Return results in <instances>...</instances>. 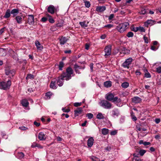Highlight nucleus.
Wrapping results in <instances>:
<instances>
[{"mask_svg": "<svg viewBox=\"0 0 161 161\" xmlns=\"http://www.w3.org/2000/svg\"><path fill=\"white\" fill-rule=\"evenodd\" d=\"M73 73V69L71 67H69L66 69V72L63 73L62 75L63 76L65 80H68L71 78L72 76H74Z\"/></svg>", "mask_w": 161, "mask_h": 161, "instance_id": "1", "label": "nucleus"}, {"mask_svg": "<svg viewBox=\"0 0 161 161\" xmlns=\"http://www.w3.org/2000/svg\"><path fill=\"white\" fill-rule=\"evenodd\" d=\"M129 25V24L128 22H125L119 24L117 27L116 29L119 32L123 33L125 31L127 27Z\"/></svg>", "mask_w": 161, "mask_h": 161, "instance_id": "2", "label": "nucleus"}, {"mask_svg": "<svg viewBox=\"0 0 161 161\" xmlns=\"http://www.w3.org/2000/svg\"><path fill=\"white\" fill-rule=\"evenodd\" d=\"M11 81L8 80L7 82H0V89L3 90L8 89L11 85Z\"/></svg>", "mask_w": 161, "mask_h": 161, "instance_id": "3", "label": "nucleus"}, {"mask_svg": "<svg viewBox=\"0 0 161 161\" xmlns=\"http://www.w3.org/2000/svg\"><path fill=\"white\" fill-rule=\"evenodd\" d=\"M100 105L105 109H110L111 108V104L106 100H102L100 103Z\"/></svg>", "mask_w": 161, "mask_h": 161, "instance_id": "4", "label": "nucleus"}, {"mask_svg": "<svg viewBox=\"0 0 161 161\" xmlns=\"http://www.w3.org/2000/svg\"><path fill=\"white\" fill-rule=\"evenodd\" d=\"M105 98L109 101H112L113 102H115L116 100L118 99V97H114V95L111 93H109L106 94Z\"/></svg>", "mask_w": 161, "mask_h": 161, "instance_id": "5", "label": "nucleus"}, {"mask_svg": "<svg viewBox=\"0 0 161 161\" xmlns=\"http://www.w3.org/2000/svg\"><path fill=\"white\" fill-rule=\"evenodd\" d=\"M112 46L110 45L107 46L105 48L104 51L105 53L104 56L106 58H108L111 55Z\"/></svg>", "mask_w": 161, "mask_h": 161, "instance_id": "6", "label": "nucleus"}, {"mask_svg": "<svg viewBox=\"0 0 161 161\" xmlns=\"http://www.w3.org/2000/svg\"><path fill=\"white\" fill-rule=\"evenodd\" d=\"M64 80H65L64 78L61 75L59 76L57 79L55 80L58 85L59 86H61L63 85Z\"/></svg>", "mask_w": 161, "mask_h": 161, "instance_id": "7", "label": "nucleus"}, {"mask_svg": "<svg viewBox=\"0 0 161 161\" xmlns=\"http://www.w3.org/2000/svg\"><path fill=\"white\" fill-rule=\"evenodd\" d=\"M132 60L133 59L131 58H129L126 59L123 64V66L124 68H128L129 65L131 64Z\"/></svg>", "mask_w": 161, "mask_h": 161, "instance_id": "8", "label": "nucleus"}, {"mask_svg": "<svg viewBox=\"0 0 161 161\" xmlns=\"http://www.w3.org/2000/svg\"><path fill=\"white\" fill-rule=\"evenodd\" d=\"M5 74L7 75H9L10 77H13L15 74V70L14 69H6Z\"/></svg>", "mask_w": 161, "mask_h": 161, "instance_id": "9", "label": "nucleus"}, {"mask_svg": "<svg viewBox=\"0 0 161 161\" xmlns=\"http://www.w3.org/2000/svg\"><path fill=\"white\" fill-rule=\"evenodd\" d=\"M119 52L120 53L126 54H129L130 51L129 50L126 49L125 47H121L119 49Z\"/></svg>", "mask_w": 161, "mask_h": 161, "instance_id": "10", "label": "nucleus"}, {"mask_svg": "<svg viewBox=\"0 0 161 161\" xmlns=\"http://www.w3.org/2000/svg\"><path fill=\"white\" fill-rule=\"evenodd\" d=\"M83 112V110L81 107L77 108L76 110L74 111V114L75 116H78L79 115L82 114Z\"/></svg>", "mask_w": 161, "mask_h": 161, "instance_id": "11", "label": "nucleus"}, {"mask_svg": "<svg viewBox=\"0 0 161 161\" xmlns=\"http://www.w3.org/2000/svg\"><path fill=\"white\" fill-rule=\"evenodd\" d=\"M28 23L31 25H33L34 23V17L32 15H28Z\"/></svg>", "mask_w": 161, "mask_h": 161, "instance_id": "12", "label": "nucleus"}, {"mask_svg": "<svg viewBox=\"0 0 161 161\" xmlns=\"http://www.w3.org/2000/svg\"><path fill=\"white\" fill-rule=\"evenodd\" d=\"M47 11L51 14H53L55 12V8L53 5H50L47 8Z\"/></svg>", "mask_w": 161, "mask_h": 161, "instance_id": "13", "label": "nucleus"}, {"mask_svg": "<svg viewBox=\"0 0 161 161\" xmlns=\"http://www.w3.org/2000/svg\"><path fill=\"white\" fill-rule=\"evenodd\" d=\"M38 139L41 141H43L46 140V137L45 134L43 132L39 133L38 136Z\"/></svg>", "mask_w": 161, "mask_h": 161, "instance_id": "14", "label": "nucleus"}, {"mask_svg": "<svg viewBox=\"0 0 161 161\" xmlns=\"http://www.w3.org/2000/svg\"><path fill=\"white\" fill-rule=\"evenodd\" d=\"M35 44L38 50H42L43 48V47L42 45L40 42L37 40L35 41Z\"/></svg>", "mask_w": 161, "mask_h": 161, "instance_id": "15", "label": "nucleus"}, {"mask_svg": "<svg viewBox=\"0 0 161 161\" xmlns=\"http://www.w3.org/2000/svg\"><path fill=\"white\" fill-rule=\"evenodd\" d=\"M56 83V80L55 79L52 80L50 84V87L52 89H56L57 88Z\"/></svg>", "mask_w": 161, "mask_h": 161, "instance_id": "16", "label": "nucleus"}, {"mask_svg": "<svg viewBox=\"0 0 161 161\" xmlns=\"http://www.w3.org/2000/svg\"><path fill=\"white\" fill-rule=\"evenodd\" d=\"M94 139L92 137H90L87 141V146L88 147H91L93 145Z\"/></svg>", "mask_w": 161, "mask_h": 161, "instance_id": "17", "label": "nucleus"}, {"mask_svg": "<svg viewBox=\"0 0 161 161\" xmlns=\"http://www.w3.org/2000/svg\"><path fill=\"white\" fill-rule=\"evenodd\" d=\"M155 21L152 19H148L145 23V25L147 26L148 25H153Z\"/></svg>", "mask_w": 161, "mask_h": 161, "instance_id": "18", "label": "nucleus"}, {"mask_svg": "<svg viewBox=\"0 0 161 161\" xmlns=\"http://www.w3.org/2000/svg\"><path fill=\"white\" fill-rule=\"evenodd\" d=\"M106 10V7L105 6H98L96 8V11L99 12H102Z\"/></svg>", "mask_w": 161, "mask_h": 161, "instance_id": "19", "label": "nucleus"}, {"mask_svg": "<svg viewBox=\"0 0 161 161\" xmlns=\"http://www.w3.org/2000/svg\"><path fill=\"white\" fill-rule=\"evenodd\" d=\"M142 101V99L140 97H134L132 99L133 103H140Z\"/></svg>", "mask_w": 161, "mask_h": 161, "instance_id": "20", "label": "nucleus"}, {"mask_svg": "<svg viewBox=\"0 0 161 161\" xmlns=\"http://www.w3.org/2000/svg\"><path fill=\"white\" fill-rule=\"evenodd\" d=\"M59 40L60 44L64 45L67 42L68 39L62 36L59 38Z\"/></svg>", "mask_w": 161, "mask_h": 161, "instance_id": "21", "label": "nucleus"}, {"mask_svg": "<svg viewBox=\"0 0 161 161\" xmlns=\"http://www.w3.org/2000/svg\"><path fill=\"white\" fill-rule=\"evenodd\" d=\"M19 11L18 9H14L11 10V14L13 15V17H14L17 15L19 13Z\"/></svg>", "mask_w": 161, "mask_h": 161, "instance_id": "22", "label": "nucleus"}, {"mask_svg": "<svg viewBox=\"0 0 161 161\" xmlns=\"http://www.w3.org/2000/svg\"><path fill=\"white\" fill-rule=\"evenodd\" d=\"M155 65L157 66H158L156 68L157 72L158 73H161V63H156Z\"/></svg>", "mask_w": 161, "mask_h": 161, "instance_id": "23", "label": "nucleus"}, {"mask_svg": "<svg viewBox=\"0 0 161 161\" xmlns=\"http://www.w3.org/2000/svg\"><path fill=\"white\" fill-rule=\"evenodd\" d=\"M15 19L17 23L19 24L22 23V18L20 16H17L15 18Z\"/></svg>", "mask_w": 161, "mask_h": 161, "instance_id": "24", "label": "nucleus"}, {"mask_svg": "<svg viewBox=\"0 0 161 161\" xmlns=\"http://www.w3.org/2000/svg\"><path fill=\"white\" fill-rule=\"evenodd\" d=\"M119 113L117 109H115L112 111V115L113 116H118L119 115Z\"/></svg>", "mask_w": 161, "mask_h": 161, "instance_id": "25", "label": "nucleus"}, {"mask_svg": "<svg viewBox=\"0 0 161 161\" xmlns=\"http://www.w3.org/2000/svg\"><path fill=\"white\" fill-rule=\"evenodd\" d=\"M21 104L23 106L27 107L28 106L29 103L27 100L24 99L22 100L21 101Z\"/></svg>", "mask_w": 161, "mask_h": 161, "instance_id": "26", "label": "nucleus"}, {"mask_svg": "<svg viewBox=\"0 0 161 161\" xmlns=\"http://www.w3.org/2000/svg\"><path fill=\"white\" fill-rule=\"evenodd\" d=\"M11 12L10 9H7L5 13V15L4 16V18H8L10 16Z\"/></svg>", "mask_w": 161, "mask_h": 161, "instance_id": "27", "label": "nucleus"}, {"mask_svg": "<svg viewBox=\"0 0 161 161\" xmlns=\"http://www.w3.org/2000/svg\"><path fill=\"white\" fill-rule=\"evenodd\" d=\"M104 86L106 87H109L112 86L111 82L110 81H107L104 83Z\"/></svg>", "mask_w": 161, "mask_h": 161, "instance_id": "28", "label": "nucleus"}, {"mask_svg": "<svg viewBox=\"0 0 161 161\" xmlns=\"http://www.w3.org/2000/svg\"><path fill=\"white\" fill-rule=\"evenodd\" d=\"M31 147L33 148L37 147L40 148H43V147L40 144H38L36 142L33 143L31 145Z\"/></svg>", "mask_w": 161, "mask_h": 161, "instance_id": "29", "label": "nucleus"}, {"mask_svg": "<svg viewBox=\"0 0 161 161\" xmlns=\"http://www.w3.org/2000/svg\"><path fill=\"white\" fill-rule=\"evenodd\" d=\"M129 83L127 82H125L121 84V86L124 88H126L129 86Z\"/></svg>", "mask_w": 161, "mask_h": 161, "instance_id": "30", "label": "nucleus"}, {"mask_svg": "<svg viewBox=\"0 0 161 161\" xmlns=\"http://www.w3.org/2000/svg\"><path fill=\"white\" fill-rule=\"evenodd\" d=\"M104 114H103L102 113H99L97 115V118L98 119H103L104 118Z\"/></svg>", "mask_w": 161, "mask_h": 161, "instance_id": "31", "label": "nucleus"}, {"mask_svg": "<svg viewBox=\"0 0 161 161\" xmlns=\"http://www.w3.org/2000/svg\"><path fill=\"white\" fill-rule=\"evenodd\" d=\"M0 50H1V52H0V54L2 56H4L6 55V50L5 49L0 48Z\"/></svg>", "mask_w": 161, "mask_h": 161, "instance_id": "32", "label": "nucleus"}, {"mask_svg": "<svg viewBox=\"0 0 161 161\" xmlns=\"http://www.w3.org/2000/svg\"><path fill=\"white\" fill-rule=\"evenodd\" d=\"M53 94L50 92H49L46 93L45 96L47 99H49L51 97L52 95Z\"/></svg>", "mask_w": 161, "mask_h": 161, "instance_id": "33", "label": "nucleus"}, {"mask_svg": "<svg viewBox=\"0 0 161 161\" xmlns=\"http://www.w3.org/2000/svg\"><path fill=\"white\" fill-rule=\"evenodd\" d=\"M102 134L104 135H107L108 132V130L106 128H103L102 130Z\"/></svg>", "mask_w": 161, "mask_h": 161, "instance_id": "34", "label": "nucleus"}, {"mask_svg": "<svg viewBox=\"0 0 161 161\" xmlns=\"http://www.w3.org/2000/svg\"><path fill=\"white\" fill-rule=\"evenodd\" d=\"M34 78V75L31 74H28L27 75L26 77V79L27 80L29 79H33Z\"/></svg>", "mask_w": 161, "mask_h": 161, "instance_id": "35", "label": "nucleus"}, {"mask_svg": "<svg viewBox=\"0 0 161 161\" xmlns=\"http://www.w3.org/2000/svg\"><path fill=\"white\" fill-rule=\"evenodd\" d=\"M64 63L63 62L61 61L60 62L59 65H57V66H58V68L59 70H62V68L64 67Z\"/></svg>", "mask_w": 161, "mask_h": 161, "instance_id": "36", "label": "nucleus"}, {"mask_svg": "<svg viewBox=\"0 0 161 161\" xmlns=\"http://www.w3.org/2000/svg\"><path fill=\"white\" fill-rule=\"evenodd\" d=\"M79 24L82 28H85L87 26V25L86 24L85 21L80 22L79 23Z\"/></svg>", "mask_w": 161, "mask_h": 161, "instance_id": "37", "label": "nucleus"}, {"mask_svg": "<svg viewBox=\"0 0 161 161\" xmlns=\"http://www.w3.org/2000/svg\"><path fill=\"white\" fill-rule=\"evenodd\" d=\"M24 156V154L22 152H19L18 153L17 157L21 159Z\"/></svg>", "mask_w": 161, "mask_h": 161, "instance_id": "38", "label": "nucleus"}, {"mask_svg": "<svg viewBox=\"0 0 161 161\" xmlns=\"http://www.w3.org/2000/svg\"><path fill=\"white\" fill-rule=\"evenodd\" d=\"M146 151L145 150L142 149L140 150L139 153L141 156H142L146 153Z\"/></svg>", "mask_w": 161, "mask_h": 161, "instance_id": "39", "label": "nucleus"}, {"mask_svg": "<svg viewBox=\"0 0 161 161\" xmlns=\"http://www.w3.org/2000/svg\"><path fill=\"white\" fill-rule=\"evenodd\" d=\"M126 36L128 37H132L133 36V33L132 32H129Z\"/></svg>", "mask_w": 161, "mask_h": 161, "instance_id": "40", "label": "nucleus"}, {"mask_svg": "<svg viewBox=\"0 0 161 161\" xmlns=\"http://www.w3.org/2000/svg\"><path fill=\"white\" fill-rule=\"evenodd\" d=\"M86 116L89 119H91L93 118V114L91 113H88L86 114Z\"/></svg>", "mask_w": 161, "mask_h": 161, "instance_id": "41", "label": "nucleus"}, {"mask_svg": "<svg viewBox=\"0 0 161 161\" xmlns=\"http://www.w3.org/2000/svg\"><path fill=\"white\" fill-rule=\"evenodd\" d=\"M91 159L92 161H100V160L98 158L95 157H93L91 158Z\"/></svg>", "mask_w": 161, "mask_h": 161, "instance_id": "42", "label": "nucleus"}, {"mask_svg": "<svg viewBox=\"0 0 161 161\" xmlns=\"http://www.w3.org/2000/svg\"><path fill=\"white\" fill-rule=\"evenodd\" d=\"M85 6L88 8L90 6V4L89 2L88 1H86L85 2Z\"/></svg>", "mask_w": 161, "mask_h": 161, "instance_id": "43", "label": "nucleus"}, {"mask_svg": "<svg viewBox=\"0 0 161 161\" xmlns=\"http://www.w3.org/2000/svg\"><path fill=\"white\" fill-rule=\"evenodd\" d=\"M62 110L64 112L68 113L70 111V109H66L65 108H62Z\"/></svg>", "mask_w": 161, "mask_h": 161, "instance_id": "44", "label": "nucleus"}, {"mask_svg": "<svg viewBox=\"0 0 161 161\" xmlns=\"http://www.w3.org/2000/svg\"><path fill=\"white\" fill-rule=\"evenodd\" d=\"M82 103H74V105L75 107L79 106L81 105Z\"/></svg>", "mask_w": 161, "mask_h": 161, "instance_id": "45", "label": "nucleus"}, {"mask_svg": "<svg viewBox=\"0 0 161 161\" xmlns=\"http://www.w3.org/2000/svg\"><path fill=\"white\" fill-rule=\"evenodd\" d=\"M19 129L22 130H26L28 129L27 128L24 126L19 127Z\"/></svg>", "mask_w": 161, "mask_h": 161, "instance_id": "46", "label": "nucleus"}, {"mask_svg": "<svg viewBox=\"0 0 161 161\" xmlns=\"http://www.w3.org/2000/svg\"><path fill=\"white\" fill-rule=\"evenodd\" d=\"M113 25H111V24H108V25H105L104 26V27H107V28H111L112 27H113Z\"/></svg>", "mask_w": 161, "mask_h": 161, "instance_id": "47", "label": "nucleus"}, {"mask_svg": "<svg viewBox=\"0 0 161 161\" xmlns=\"http://www.w3.org/2000/svg\"><path fill=\"white\" fill-rule=\"evenodd\" d=\"M141 14H144L146 13V10L144 8H142L140 12Z\"/></svg>", "mask_w": 161, "mask_h": 161, "instance_id": "48", "label": "nucleus"}, {"mask_svg": "<svg viewBox=\"0 0 161 161\" xmlns=\"http://www.w3.org/2000/svg\"><path fill=\"white\" fill-rule=\"evenodd\" d=\"M74 69H81V68L77 64H75L74 65Z\"/></svg>", "mask_w": 161, "mask_h": 161, "instance_id": "49", "label": "nucleus"}, {"mask_svg": "<svg viewBox=\"0 0 161 161\" xmlns=\"http://www.w3.org/2000/svg\"><path fill=\"white\" fill-rule=\"evenodd\" d=\"M117 131L116 130H114L113 131H112L110 133V135H115L117 133Z\"/></svg>", "mask_w": 161, "mask_h": 161, "instance_id": "50", "label": "nucleus"}, {"mask_svg": "<svg viewBox=\"0 0 161 161\" xmlns=\"http://www.w3.org/2000/svg\"><path fill=\"white\" fill-rule=\"evenodd\" d=\"M145 76L146 78H150L151 75L149 73H147L145 74Z\"/></svg>", "mask_w": 161, "mask_h": 161, "instance_id": "51", "label": "nucleus"}, {"mask_svg": "<svg viewBox=\"0 0 161 161\" xmlns=\"http://www.w3.org/2000/svg\"><path fill=\"white\" fill-rule=\"evenodd\" d=\"M47 20V16L46 17H43L42 18V21L43 22H45Z\"/></svg>", "mask_w": 161, "mask_h": 161, "instance_id": "52", "label": "nucleus"}, {"mask_svg": "<svg viewBox=\"0 0 161 161\" xmlns=\"http://www.w3.org/2000/svg\"><path fill=\"white\" fill-rule=\"evenodd\" d=\"M158 47H155L154 46H152L151 47V49L152 50H154V51L156 50H157L158 49Z\"/></svg>", "mask_w": 161, "mask_h": 161, "instance_id": "53", "label": "nucleus"}, {"mask_svg": "<svg viewBox=\"0 0 161 161\" xmlns=\"http://www.w3.org/2000/svg\"><path fill=\"white\" fill-rule=\"evenodd\" d=\"M46 15L47 16V20L48 19V20L49 19H51L53 18L52 16L50 15H49V14H46Z\"/></svg>", "mask_w": 161, "mask_h": 161, "instance_id": "54", "label": "nucleus"}, {"mask_svg": "<svg viewBox=\"0 0 161 161\" xmlns=\"http://www.w3.org/2000/svg\"><path fill=\"white\" fill-rule=\"evenodd\" d=\"M90 47V44L88 43H86L85 45V49L86 50H88Z\"/></svg>", "mask_w": 161, "mask_h": 161, "instance_id": "55", "label": "nucleus"}, {"mask_svg": "<svg viewBox=\"0 0 161 161\" xmlns=\"http://www.w3.org/2000/svg\"><path fill=\"white\" fill-rule=\"evenodd\" d=\"M139 31H140L141 32H144L145 29L144 28L142 27H139Z\"/></svg>", "mask_w": 161, "mask_h": 161, "instance_id": "56", "label": "nucleus"}, {"mask_svg": "<svg viewBox=\"0 0 161 161\" xmlns=\"http://www.w3.org/2000/svg\"><path fill=\"white\" fill-rule=\"evenodd\" d=\"M144 39L145 43H147L148 42V41L147 38L146 36H144Z\"/></svg>", "mask_w": 161, "mask_h": 161, "instance_id": "57", "label": "nucleus"}, {"mask_svg": "<svg viewBox=\"0 0 161 161\" xmlns=\"http://www.w3.org/2000/svg\"><path fill=\"white\" fill-rule=\"evenodd\" d=\"M114 14H111L109 17L108 19L109 20L112 19L114 17Z\"/></svg>", "mask_w": 161, "mask_h": 161, "instance_id": "58", "label": "nucleus"}, {"mask_svg": "<svg viewBox=\"0 0 161 161\" xmlns=\"http://www.w3.org/2000/svg\"><path fill=\"white\" fill-rule=\"evenodd\" d=\"M48 21L49 22L51 23H53L55 21L54 20L53 18L51 19H49Z\"/></svg>", "mask_w": 161, "mask_h": 161, "instance_id": "59", "label": "nucleus"}, {"mask_svg": "<svg viewBox=\"0 0 161 161\" xmlns=\"http://www.w3.org/2000/svg\"><path fill=\"white\" fill-rule=\"evenodd\" d=\"M34 124L37 127L39 126L40 125V123H39L37 122L36 121H35L34 122Z\"/></svg>", "mask_w": 161, "mask_h": 161, "instance_id": "60", "label": "nucleus"}, {"mask_svg": "<svg viewBox=\"0 0 161 161\" xmlns=\"http://www.w3.org/2000/svg\"><path fill=\"white\" fill-rule=\"evenodd\" d=\"M150 144V143L149 142H144L143 145L145 146L148 145Z\"/></svg>", "mask_w": 161, "mask_h": 161, "instance_id": "61", "label": "nucleus"}, {"mask_svg": "<svg viewBox=\"0 0 161 161\" xmlns=\"http://www.w3.org/2000/svg\"><path fill=\"white\" fill-rule=\"evenodd\" d=\"M135 73H136V75H140L141 74V72L139 71L138 70H137L136 71Z\"/></svg>", "mask_w": 161, "mask_h": 161, "instance_id": "62", "label": "nucleus"}, {"mask_svg": "<svg viewBox=\"0 0 161 161\" xmlns=\"http://www.w3.org/2000/svg\"><path fill=\"white\" fill-rule=\"evenodd\" d=\"M131 116H132V119L133 120L135 121L137 120V118L135 116H134V115H132Z\"/></svg>", "mask_w": 161, "mask_h": 161, "instance_id": "63", "label": "nucleus"}, {"mask_svg": "<svg viewBox=\"0 0 161 161\" xmlns=\"http://www.w3.org/2000/svg\"><path fill=\"white\" fill-rule=\"evenodd\" d=\"M160 122V120L159 119H155V122H156V123L157 124H158Z\"/></svg>", "mask_w": 161, "mask_h": 161, "instance_id": "64", "label": "nucleus"}]
</instances>
